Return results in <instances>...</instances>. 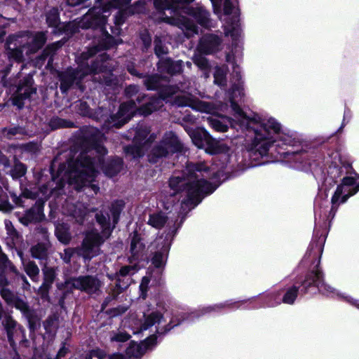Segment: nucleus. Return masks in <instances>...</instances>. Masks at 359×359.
Masks as SVG:
<instances>
[{
    "label": "nucleus",
    "mask_w": 359,
    "mask_h": 359,
    "mask_svg": "<svg viewBox=\"0 0 359 359\" xmlns=\"http://www.w3.org/2000/svg\"><path fill=\"white\" fill-rule=\"evenodd\" d=\"M149 278L147 277H143V278L142 279L140 285V289L142 292L141 296L144 299H146V297H147V291L149 287Z\"/></svg>",
    "instance_id": "obj_58"
},
{
    "label": "nucleus",
    "mask_w": 359,
    "mask_h": 359,
    "mask_svg": "<svg viewBox=\"0 0 359 359\" xmlns=\"http://www.w3.org/2000/svg\"><path fill=\"white\" fill-rule=\"evenodd\" d=\"M194 0H154V5L158 11H164L165 9H172L177 11L180 9L186 11L185 6L193 2Z\"/></svg>",
    "instance_id": "obj_27"
},
{
    "label": "nucleus",
    "mask_w": 359,
    "mask_h": 359,
    "mask_svg": "<svg viewBox=\"0 0 359 359\" xmlns=\"http://www.w3.org/2000/svg\"><path fill=\"white\" fill-rule=\"evenodd\" d=\"M150 129L146 126H139L136 130L133 139V144L124 147V152L131 158L142 157L144 154V146L148 142H152L156 136L151 135L150 137L142 143L150 133Z\"/></svg>",
    "instance_id": "obj_9"
},
{
    "label": "nucleus",
    "mask_w": 359,
    "mask_h": 359,
    "mask_svg": "<svg viewBox=\"0 0 359 359\" xmlns=\"http://www.w3.org/2000/svg\"><path fill=\"white\" fill-rule=\"evenodd\" d=\"M57 74L60 81V88L62 93H67L74 85L81 88L80 83L86 76V72H83V65H81L75 69L69 67L65 71L57 72Z\"/></svg>",
    "instance_id": "obj_12"
},
{
    "label": "nucleus",
    "mask_w": 359,
    "mask_h": 359,
    "mask_svg": "<svg viewBox=\"0 0 359 359\" xmlns=\"http://www.w3.org/2000/svg\"><path fill=\"white\" fill-rule=\"evenodd\" d=\"M325 239L326 236L316 227L303 261L307 262L311 258H318V263L315 269L309 271L304 278L297 280L285 289L283 294L282 293L283 303L292 305L299 297H302L305 294L313 295L318 292L327 297H338L359 310V299L339 292L324 281V274L319 268V264Z\"/></svg>",
    "instance_id": "obj_3"
},
{
    "label": "nucleus",
    "mask_w": 359,
    "mask_h": 359,
    "mask_svg": "<svg viewBox=\"0 0 359 359\" xmlns=\"http://www.w3.org/2000/svg\"><path fill=\"white\" fill-rule=\"evenodd\" d=\"M215 83L219 86L224 84V71L223 69L216 67L214 72Z\"/></svg>",
    "instance_id": "obj_52"
},
{
    "label": "nucleus",
    "mask_w": 359,
    "mask_h": 359,
    "mask_svg": "<svg viewBox=\"0 0 359 359\" xmlns=\"http://www.w3.org/2000/svg\"><path fill=\"white\" fill-rule=\"evenodd\" d=\"M222 40L215 34H205L199 41L196 51L205 55L211 54L219 50Z\"/></svg>",
    "instance_id": "obj_21"
},
{
    "label": "nucleus",
    "mask_w": 359,
    "mask_h": 359,
    "mask_svg": "<svg viewBox=\"0 0 359 359\" xmlns=\"http://www.w3.org/2000/svg\"><path fill=\"white\" fill-rule=\"evenodd\" d=\"M106 357V353L100 349L92 350L86 356V359H103Z\"/></svg>",
    "instance_id": "obj_57"
},
{
    "label": "nucleus",
    "mask_w": 359,
    "mask_h": 359,
    "mask_svg": "<svg viewBox=\"0 0 359 359\" xmlns=\"http://www.w3.org/2000/svg\"><path fill=\"white\" fill-rule=\"evenodd\" d=\"M95 219L97 222L102 227V232L101 233H99L97 231H91L86 234H92V233H96L97 234L101 240L102 241L100 242V245L107 240L109 238L111 234L112 230L114 228L110 227V220L109 215H104L102 212H99L95 215Z\"/></svg>",
    "instance_id": "obj_25"
},
{
    "label": "nucleus",
    "mask_w": 359,
    "mask_h": 359,
    "mask_svg": "<svg viewBox=\"0 0 359 359\" xmlns=\"http://www.w3.org/2000/svg\"><path fill=\"white\" fill-rule=\"evenodd\" d=\"M162 20L171 25L177 26L182 30H185V35L188 38H190L194 34H197L198 33V26L191 19L185 16H165L162 18Z\"/></svg>",
    "instance_id": "obj_16"
},
{
    "label": "nucleus",
    "mask_w": 359,
    "mask_h": 359,
    "mask_svg": "<svg viewBox=\"0 0 359 359\" xmlns=\"http://www.w3.org/2000/svg\"><path fill=\"white\" fill-rule=\"evenodd\" d=\"M23 151L35 154L39 151V147L36 143L29 142L25 144H22L20 147Z\"/></svg>",
    "instance_id": "obj_55"
},
{
    "label": "nucleus",
    "mask_w": 359,
    "mask_h": 359,
    "mask_svg": "<svg viewBox=\"0 0 359 359\" xmlns=\"http://www.w3.org/2000/svg\"><path fill=\"white\" fill-rule=\"evenodd\" d=\"M76 108L77 110V112L83 116H88V117H93V112L92 110L89 106V104L87 103V102L83 100H79L76 104Z\"/></svg>",
    "instance_id": "obj_46"
},
{
    "label": "nucleus",
    "mask_w": 359,
    "mask_h": 359,
    "mask_svg": "<svg viewBox=\"0 0 359 359\" xmlns=\"http://www.w3.org/2000/svg\"><path fill=\"white\" fill-rule=\"evenodd\" d=\"M147 351V347L142 344H137L135 342L130 343V346L126 348V355L129 357L140 358Z\"/></svg>",
    "instance_id": "obj_40"
},
{
    "label": "nucleus",
    "mask_w": 359,
    "mask_h": 359,
    "mask_svg": "<svg viewBox=\"0 0 359 359\" xmlns=\"http://www.w3.org/2000/svg\"><path fill=\"white\" fill-rule=\"evenodd\" d=\"M43 283L39 289V294L41 297L48 296L50 288L51 287L55 279V271L52 267L45 266L43 269Z\"/></svg>",
    "instance_id": "obj_30"
},
{
    "label": "nucleus",
    "mask_w": 359,
    "mask_h": 359,
    "mask_svg": "<svg viewBox=\"0 0 359 359\" xmlns=\"http://www.w3.org/2000/svg\"><path fill=\"white\" fill-rule=\"evenodd\" d=\"M68 214L75 219V221L81 224H83L88 211L82 204H68Z\"/></svg>",
    "instance_id": "obj_32"
},
{
    "label": "nucleus",
    "mask_w": 359,
    "mask_h": 359,
    "mask_svg": "<svg viewBox=\"0 0 359 359\" xmlns=\"http://www.w3.org/2000/svg\"><path fill=\"white\" fill-rule=\"evenodd\" d=\"M156 65L159 72L170 76L181 74L183 71V62L174 61L170 57H161Z\"/></svg>",
    "instance_id": "obj_23"
},
{
    "label": "nucleus",
    "mask_w": 359,
    "mask_h": 359,
    "mask_svg": "<svg viewBox=\"0 0 359 359\" xmlns=\"http://www.w3.org/2000/svg\"><path fill=\"white\" fill-rule=\"evenodd\" d=\"M25 270L27 274L32 279L34 280L38 277L39 273V269L33 261H29L25 265Z\"/></svg>",
    "instance_id": "obj_48"
},
{
    "label": "nucleus",
    "mask_w": 359,
    "mask_h": 359,
    "mask_svg": "<svg viewBox=\"0 0 359 359\" xmlns=\"http://www.w3.org/2000/svg\"><path fill=\"white\" fill-rule=\"evenodd\" d=\"M109 60V57L107 53H102L93 60L90 65L82 62L81 65H83V70L84 72H86V76L90 74H95L103 72L111 68L108 62Z\"/></svg>",
    "instance_id": "obj_19"
},
{
    "label": "nucleus",
    "mask_w": 359,
    "mask_h": 359,
    "mask_svg": "<svg viewBox=\"0 0 359 359\" xmlns=\"http://www.w3.org/2000/svg\"><path fill=\"white\" fill-rule=\"evenodd\" d=\"M136 271L137 266L135 264L131 266H123L120 269V270L118 272H116V273H118L119 276L121 277H130L135 273Z\"/></svg>",
    "instance_id": "obj_51"
},
{
    "label": "nucleus",
    "mask_w": 359,
    "mask_h": 359,
    "mask_svg": "<svg viewBox=\"0 0 359 359\" xmlns=\"http://www.w3.org/2000/svg\"><path fill=\"white\" fill-rule=\"evenodd\" d=\"M145 248L144 244L142 242V238L137 231L133 233L131 237L130 252L128 257L130 263L138 260L143 256V252Z\"/></svg>",
    "instance_id": "obj_28"
},
{
    "label": "nucleus",
    "mask_w": 359,
    "mask_h": 359,
    "mask_svg": "<svg viewBox=\"0 0 359 359\" xmlns=\"http://www.w3.org/2000/svg\"><path fill=\"white\" fill-rule=\"evenodd\" d=\"M204 53L196 50L193 62L202 70H207L210 65L208 60L203 55Z\"/></svg>",
    "instance_id": "obj_45"
},
{
    "label": "nucleus",
    "mask_w": 359,
    "mask_h": 359,
    "mask_svg": "<svg viewBox=\"0 0 359 359\" xmlns=\"http://www.w3.org/2000/svg\"><path fill=\"white\" fill-rule=\"evenodd\" d=\"M44 201L39 199L35 204L27 209L25 213L18 217L19 222L25 226L29 224H36L44 220L46 216L43 213Z\"/></svg>",
    "instance_id": "obj_15"
},
{
    "label": "nucleus",
    "mask_w": 359,
    "mask_h": 359,
    "mask_svg": "<svg viewBox=\"0 0 359 359\" xmlns=\"http://www.w3.org/2000/svg\"><path fill=\"white\" fill-rule=\"evenodd\" d=\"M140 39L142 44V50H147L151 44V37L147 30L144 29L140 33Z\"/></svg>",
    "instance_id": "obj_50"
},
{
    "label": "nucleus",
    "mask_w": 359,
    "mask_h": 359,
    "mask_svg": "<svg viewBox=\"0 0 359 359\" xmlns=\"http://www.w3.org/2000/svg\"><path fill=\"white\" fill-rule=\"evenodd\" d=\"M115 4V0H107L99 3L98 6H94L83 16L76 28L73 27V29L76 31L78 28H81L90 29L95 33L91 35L94 39V44L87 51L81 53L82 60H88L97 52L111 48L119 43L118 40L115 39L104 29L107 15L104 13H107L111 8H119L128 4H123L116 6Z\"/></svg>",
    "instance_id": "obj_5"
},
{
    "label": "nucleus",
    "mask_w": 359,
    "mask_h": 359,
    "mask_svg": "<svg viewBox=\"0 0 359 359\" xmlns=\"http://www.w3.org/2000/svg\"><path fill=\"white\" fill-rule=\"evenodd\" d=\"M47 32H32L29 31L21 32L16 34L21 45L25 50L27 55L37 53L47 41Z\"/></svg>",
    "instance_id": "obj_10"
},
{
    "label": "nucleus",
    "mask_w": 359,
    "mask_h": 359,
    "mask_svg": "<svg viewBox=\"0 0 359 359\" xmlns=\"http://www.w3.org/2000/svg\"><path fill=\"white\" fill-rule=\"evenodd\" d=\"M65 42L66 39H62L48 44L37 57V60L39 61H44L48 58V65H50L53 62V56L56 54V52L64 46Z\"/></svg>",
    "instance_id": "obj_31"
},
{
    "label": "nucleus",
    "mask_w": 359,
    "mask_h": 359,
    "mask_svg": "<svg viewBox=\"0 0 359 359\" xmlns=\"http://www.w3.org/2000/svg\"><path fill=\"white\" fill-rule=\"evenodd\" d=\"M144 322L141 325V330H147L149 327L154 325L156 323H159L163 318V315L158 312H152L149 315H144Z\"/></svg>",
    "instance_id": "obj_42"
},
{
    "label": "nucleus",
    "mask_w": 359,
    "mask_h": 359,
    "mask_svg": "<svg viewBox=\"0 0 359 359\" xmlns=\"http://www.w3.org/2000/svg\"><path fill=\"white\" fill-rule=\"evenodd\" d=\"M46 18V22L48 27L53 28V32H56L57 30L61 32L62 30L71 31L76 32L75 29H73L74 25L69 23L65 26H61V22L60 18L59 10L57 7H52L46 10L44 13Z\"/></svg>",
    "instance_id": "obj_17"
},
{
    "label": "nucleus",
    "mask_w": 359,
    "mask_h": 359,
    "mask_svg": "<svg viewBox=\"0 0 359 359\" xmlns=\"http://www.w3.org/2000/svg\"><path fill=\"white\" fill-rule=\"evenodd\" d=\"M281 290L271 291L265 294L260 302H255L252 299V305L248 309H259L261 308H271L280 305L283 303ZM244 309H248L245 307Z\"/></svg>",
    "instance_id": "obj_22"
},
{
    "label": "nucleus",
    "mask_w": 359,
    "mask_h": 359,
    "mask_svg": "<svg viewBox=\"0 0 359 359\" xmlns=\"http://www.w3.org/2000/svg\"><path fill=\"white\" fill-rule=\"evenodd\" d=\"M55 234L58 241L64 245H68L72 239V234L69 231V226L65 223L56 224Z\"/></svg>",
    "instance_id": "obj_34"
},
{
    "label": "nucleus",
    "mask_w": 359,
    "mask_h": 359,
    "mask_svg": "<svg viewBox=\"0 0 359 359\" xmlns=\"http://www.w3.org/2000/svg\"><path fill=\"white\" fill-rule=\"evenodd\" d=\"M116 285L121 290H126L132 282L130 277L119 276L118 273L115 274Z\"/></svg>",
    "instance_id": "obj_49"
},
{
    "label": "nucleus",
    "mask_w": 359,
    "mask_h": 359,
    "mask_svg": "<svg viewBox=\"0 0 359 359\" xmlns=\"http://www.w3.org/2000/svg\"><path fill=\"white\" fill-rule=\"evenodd\" d=\"M124 205L125 203L122 200H118L111 203L110 207V212L113 219V228H115L116 224L118 223L120 214L123 210Z\"/></svg>",
    "instance_id": "obj_43"
},
{
    "label": "nucleus",
    "mask_w": 359,
    "mask_h": 359,
    "mask_svg": "<svg viewBox=\"0 0 359 359\" xmlns=\"http://www.w3.org/2000/svg\"><path fill=\"white\" fill-rule=\"evenodd\" d=\"M182 149V146L177 137L172 132L166 133L163 139L151 149L148 154V161L155 163L160 158L180 151Z\"/></svg>",
    "instance_id": "obj_8"
},
{
    "label": "nucleus",
    "mask_w": 359,
    "mask_h": 359,
    "mask_svg": "<svg viewBox=\"0 0 359 359\" xmlns=\"http://www.w3.org/2000/svg\"><path fill=\"white\" fill-rule=\"evenodd\" d=\"M255 297L245 300H226V311H235L236 309H245V307L249 308L252 305V299Z\"/></svg>",
    "instance_id": "obj_38"
},
{
    "label": "nucleus",
    "mask_w": 359,
    "mask_h": 359,
    "mask_svg": "<svg viewBox=\"0 0 359 359\" xmlns=\"http://www.w3.org/2000/svg\"><path fill=\"white\" fill-rule=\"evenodd\" d=\"M184 13L192 16L201 26L208 28L210 26V13L203 7H188L186 8Z\"/></svg>",
    "instance_id": "obj_26"
},
{
    "label": "nucleus",
    "mask_w": 359,
    "mask_h": 359,
    "mask_svg": "<svg viewBox=\"0 0 359 359\" xmlns=\"http://www.w3.org/2000/svg\"><path fill=\"white\" fill-rule=\"evenodd\" d=\"M303 142L301 134L283 126L275 118L252 111V168L265 165L269 156L276 154L294 169L312 171L326 191L341 182L331 198L328 217L334 218L339 205L359 191V182L345 175L354 170L334 144L324 142L313 147Z\"/></svg>",
    "instance_id": "obj_1"
},
{
    "label": "nucleus",
    "mask_w": 359,
    "mask_h": 359,
    "mask_svg": "<svg viewBox=\"0 0 359 359\" xmlns=\"http://www.w3.org/2000/svg\"><path fill=\"white\" fill-rule=\"evenodd\" d=\"M6 304L19 310L28 323L29 331L34 333L41 327V317L37 310L13 291L1 296Z\"/></svg>",
    "instance_id": "obj_7"
},
{
    "label": "nucleus",
    "mask_w": 359,
    "mask_h": 359,
    "mask_svg": "<svg viewBox=\"0 0 359 359\" xmlns=\"http://www.w3.org/2000/svg\"><path fill=\"white\" fill-rule=\"evenodd\" d=\"M6 229L8 231V233L10 234V236H11L13 238L18 237V232L16 231V229L13 226L11 222H6Z\"/></svg>",
    "instance_id": "obj_63"
},
{
    "label": "nucleus",
    "mask_w": 359,
    "mask_h": 359,
    "mask_svg": "<svg viewBox=\"0 0 359 359\" xmlns=\"http://www.w3.org/2000/svg\"><path fill=\"white\" fill-rule=\"evenodd\" d=\"M189 83L188 84H187V83H179L180 86H171L168 89V94H174L175 93L177 90H182V91H184L185 90H187L189 88Z\"/></svg>",
    "instance_id": "obj_60"
},
{
    "label": "nucleus",
    "mask_w": 359,
    "mask_h": 359,
    "mask_svg": "<svg viewBox=\"0 0 359 359\" xmlns=\"http://www.w3.org/2000/svg\"><path fill=\"white\" fill-rule=\"evenodd\" d=\"M50 246L49 243H39L33 245L30 248L32 257L41 260H46L48 257Z\"/></svg>",
    "instance_id": "obj_36"
},
{
    "label": "nucleus",
    "mask_w": 359,
    "mask_h": 359,
    "mask_svg": "<svg viewBox=\"0 0 359 359\" xmlns=\"http://www.w3.org/2000/svg\"><path fill=\"white\" fill-rule=\"evenodd\" d=\"M27 172V166L16 156L13 158V166L10 170L13 179L17 180L23 177Z\"/></svg>",
    "instance_id": "obj_39"
},
{
    "label": "nucleus",
    "mask_w": 359,
    "mask_h": 359,
    "mask_svg": "<svg viewBox=\"0 0 359 359\" xmlns=\"http://www.w3.org/2000/svg\"><path fill=\"white\" fill-rule=\"evenodd\" d=\"M25 134V130L22 127L15 126L13 128H4L2 129V135L4 137L11 140L18 135Z\"/></svg>",
    "instance_id": "obj_44"
},
{
    "label": "nucleus",
    "mask_w": 359,
    "mask_h": 359,
    "mask_svg": "<svg viewBox=\"0 0 359 359\" xmlns=\"http://www.w3.org/2000/svg\"><path fill=\"white\" fill-rule=\"evenodd\" d=\"M168 220V217L163 212L154 213L149 216L148 224L156 229H161Z\"/></svg>",
    "instance_id": "obj_41"
},
{
    "label": "nucleus",
    "mask_w": 359,
    "mask_h": 359,
    "mask_svg": "<svg viewBox=\"0 0 359 359\" xmlns=\"http://www.w3.org/2000/svg\"><path fill=\"white\" fill-rule=\"evenodd\" d=\"M351 110L348 108H345V110H344V112L343 121H342V123H341V126L337 130V133H339V132L342 131L343 128H344V126L346 124V123L345 122L346 119L348 118V121H347V123H348L349 119L351 118Z\"/></svg>",
    "instance_id": "obj_62"
},
{
    "label": "nucleus",
    "mask_w": 359,
    "mask_h": 359,
    "mask_svg": "<svg viewBox=\"0 0 359 359\" xmlns=\"http://www.w3.org/2000/svg\"><path fill=\"white\" fill-rule=\"evenodd\" d=\"M175 103L180 107L189 106L198 111L212 113L213 104L210 102L195 100L187 95H178L175 98Z\"/></svg>",
    "instance_id": "obj_18"
},
{
    "label": "nucleus",
    "mask_w": 359,
    "mask_h": 359,
    "mask_svg": "<svg viewBox=\"0 0 359 359\" xmlns=\"http://www.w3.org/2000/svg\"><path fill=\"white\" fill-rule=\"evenodd\" d=\"M144 79V85L148 90H157L163 86V82L167 81L165 76L158 74H147Z\"/></svg>",
    "instance_id": "obj_33"
},
{
    "label": "nucleus",
    "mask_w": 359,
    "mask_h": 359,
    "mask_svg": "<svg viewBox=\"0 0 359 359\" xmlns=\"http://www.w3.org/2000/svg\"><path fill=\"white\" fill-rule=\"evenodd\" d=\"M6 46L9 59H12L18 63L22 62L25 60L23 55V50L25 48L15 34L11 35L6 39Z\"/></svg>",
    "instance_id": "obj_20"
},
{
    "label": "nucleus",
    "mask_w": 359,
    "mask_h": 359,
    "mask_svg": "<svg viewBox=\"0 0 359 359\" xmlns=\"http://www.w3.org/2000/svg\"><path fill=\"white\" fill-rule=\"evenodd\" d=\"M135 108V102L133 100L121 104L118 111L108 119V126L109 128H121L133 116Z\"/></svg>",
    "instance_id": "obj_14"
},
{
    "label": "nucleus",
    "mask_w": 359,
    "mask_h": 359,
    "mask_svg": "<svg viewBox=\"0 0 359 359\" xmlns=\"http://www.w3.org/2000/svg\"><path fill=\"white\" fill-rule=\"evenodd\" d=\"M1 325L5 330L8 341L11 346L15 345L14 335L17 331L18 322L9 313H6L1 321Z\"/></svg>",
    "instance_id": "obj_29"
},
{
    "label": "nucleus",
    "mask_w": 359,
    "mask_h": 359,
    "mask_svg": "<svg viewBox=\"0 0 359 359\" xmlns=\"http://www.w3.org/2000/svg\"><path fill=\"white\" fill-rule=\"evenodd\" d=\"M154 52L158 57L160 59L163 57V55L168 53V48L163 43L161 39L156 36L154 39Z\"/></svg>",
    "instance_id": "obj_47"
},
{
    "label": "nucleus",
    "mask_w": 359,
    "mask_h": 359,
    "mask_svg": "<svg viewBox=\"0 0 359 359\" xmlns=\"http://www.w3.org/2000/svg\"><path fill=\"white\" fill-rule=\"evenodd\" d=\"M107 153L106 148L92 137L90 139L89 146L79 154L75 161H68L67 166L65 163H60L56 175L53 173L57 158H55L50 166L52 180L46 185V189L50 191V194H56L62 189L65 180H67L70 185L80 190L93 181L98 173L97 168L101 165L106 175L110 177L116 175L123 169V160L121 158L114 157L103 165L104 156Z\"/></svg>",
    "instance_id": "obj_2"
},
{
    "label": "nucleus",
    "mask_w": 359,
    "mask_h": 359,
    "mask_svg": "<svg viewBox=\"0 0 359 359\" xmlns=\"http://www.w3.org/2000/svg\"><path fill=\"white\" fill-rule=\"evenodd\" d=\"M156 336L155 334H153L149 337L147 339H145V341L142 342V344L145 345L147 350L149 348V346H154L156 344Z\"/></svg>",
    "instance_id": "obj_64"
},
{
    "label": "nucleus",
    "mask_w": 359,
    "mask_h": 359,
    "mask_svg": "<svg viewBox=\"0 0 359 359\" xmlns=\"http://www.w3.org/2000/svg\"><path fill=\"white\" fill-rule=\"evenodd\" d=\"M208 121L210 125L217 131L223 132L224 131V125L217 118L214 116H210L208 118Z\"/></svg>",
    "instance_id": "obj_54"
},
{
    "label": "nucleus",
    "mask_w": 359,
    "mask_h": 359,
    "mask_svg": "<svg viewBox=\"0 0 359 359\" xmlns=\"http://www.w3.org/2000/svg\"><path fill=\"white\" fill-rule=\"evenodd\" d=\"M193 141L198 148L205 147V149L210 153L217 152L215 148V145L217 144L216 141L205 130L195 133L193 136Z\"/></svg>",
    "instance_id": "obj_24"
},
{
    "label": "nucleus",
    "mask_w": 359,
    "mask_h": 359,
    "mask_svg": "<svg viewBox=\"0 0 359 359\" xmlns=\"http://www.w3.org/2000/svg\"><path fill=\"white\" fill-rule=\"evenodd\" d=\"M102 283L97 276L85 275L72 277L66 280V286L78 290L89 295L98 294Z\"/></svg>",
    "instance_id": "obj_11"
},
{
    "label": "nucleus",
    "mask_w": 359,
    "mask_h": 359,
    "mask_svg": "<svg viewBox=\"0 0 359 359\" xmlns=\"http://www.w3.org/2000/svg\"><path fill=\"white\" fill-rule=\"evenodd\" d=\"M163 106V100L159 97H151L140 107V111L144 116L151 114Z\"/></svg>",
    "instance_id": "obj_35"
},
{
    "label": "nucleus",
    "mask_w": 359,
    "mask_h": 359,
    "mask_svg": "<svg viewBox=\"0 0 359 359\" xmlns=\"http://www.w3.org/2000/svg\"><path fill=\"white\" fill-rule=\"evenodd\" d=\"M140 88L137 85H129L126 87L124 94L127 97H132L137 95L139 93Z\"/></svg>",
    "instance_id": "obj_56"
},
{
    "label": "nucleus",
    "mask_w": 359,
    "mask_h": 359,
    "mask_svg": "<svg viewBox=\"0 0 359 359\" xmlns=\"http://www.w3.org/2000/svg\"><path fill=\"white\" fill-rule=\"evenodd\" d=\"M209 169L203 163H188L181 175L173 176L170 179L169 186L176 193L186 191L187 199L182 203L183 209L190 210L198 205L203 198L215 189L204 180L207 177Z\"/></svg>",
    "instance_id": "obj_4"
},
{
    "label": "nucleus",
    "mask_w": 359,
    "mask_h": 359,
    "mask_svg": "<svg viewBox=\"0 0 359 359\" xmlns=\"http://www.w3.org/2000/svg\"><path fill=\"white\" fill-rule=\"evenodd\" d=\"M169 252V245L164 243L160 250L156 252L151 259V262L156 268L163 266L168 257Z\"/></svg>",
    "instance_id": "obj_37"
},
{
    "label": "nucleus",
    "mask_w": 359,
    "mask_h": 359,
    "mask_svg": "<svg viewBox=\"0 0 359 359\" xmlns=\"http://www.w3.org/2000/svg\"><path fill=\"white\" fill-rule=\"evenodd\" d=\"M66 121L60 118H53L50 121L49 126L52 129L65 126Z\"/></svg>",
    "instance_id": "obj_59"
},
{
    "label": "nucleus",
    "mask_w": 359,
    "mask_h": 359,
    "mask_svg": "<svg viewBox=\"0 0 359 359\" xmlns=\"http://www.w3.org/2000/svg\"><path fill=\"white\" fill-rule=\"evenodd\" d=\"M34 233L36 236H41L42 240L48 241L49 239L48 228L44 226H36L34 230Z\"/></svg>",
    "instance_id": "obj_53"
},
{
    "label": "nucleus",
    "mask_w": 359,
    "mask_h": 359,
    "mask_svg": "<svg viewBox=\"0 0 359 359\" xmlns=\"http://www.w3.org/2000/svg\"><path fill=\"white\" fill-rule=\"evenodd\" d=\"M70 287V285H69L68 287L66 286V282L64 284L62 283L57 285V288L62 291V295L60 297H64L65 299H66L67 295L72 292V290L73 289L71 288Z\"/></svg>",
    "instance_id": "obj_61"
},
{
    "label": "nucleus",
    "mask_w": 359,
    "mask_h": 359,
    "mask_svg": "<svg viewBox=\"0 0 359 359\" xmlns=\"http://www.w3.org/2000/svg\"><path fill=\"white\" fill-rule=\"evenodd\" d=\"M34 84L32 74H27L21 80L13 97V104L19 109H22L24 107V101L29 99L32 95L36 94L37 89Z\"/></svg>",
    "instance_id": "obj_13"
},
{
    "label": "nucleus",
    "mask_w": 359,
    "mask_h": 359,
    "mask_svg": "<svg viewBox=\"0 0 359 359\" xmlns=\"http://www.w3.org/2000/svg\"><path fill=\"white\" fill-rule=\"evenodd\" d=\"M102 241L96 233L86 234L80 246L65 249L63 253L60 254V257L66 264L71 262L74 255L90 261L93 257L100 255Z\"/></svg>",
    "instance_id": "obj_6"
}]
</instances>
